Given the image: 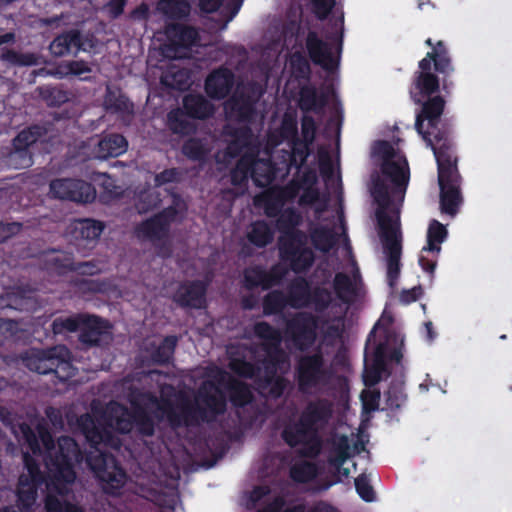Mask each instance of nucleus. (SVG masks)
<instances>
[{
	"mask_svg": "<svg viewBox=\"0 0 512 512\" xmlns=\"http://www.w3.org/2000/svg\"><path fill=\"white\" fill-rule=\"evenodd\" d=\"M333 416V403L327 398H316L307 402L297 419L283 424L280 436L290 448L301 446L302 457L315 459L323 449L321 431Z\"/></svg>",
	"mask_w": 512,
	"mask_h": 512,
	"instance_id": "1",
	"label": "nucleus"
},
{
	"mask_svg": "<svg viewBox=\"0 0 512 512\" xmlns=\"http://www.w3.org/2000/svg\"><path fill=\"white\" fill-rule=\"evenodd\" d=\"M373 154L382 159L380 170L383 177L373 178L371 193L376 203L385 209L392 203V196L404 198L410 177L409 166L406 158L395 159L396 151L386 140L374 144Z\"/></svg>",
	"mask_w": 512,
	"mask_h": 512,
	"instance_id": "2",
	"label": "nucleus"
},
{
	"mask_svg": "<svg viewBox=\"0 0 512 512\" xmlns=\"http://www.w3.org/2000/svg\"><path fill=\"white\" fill-rule=\"evenodd\" d=\"M425 44L431 48V51L427 52L426 56L419 61V70L414 74L413 86L416 93L412 95V98L416 103L439 92L440 78L432 72V63L435 72L442 78V86L445 91H448L450 87L448 78L454 72L452 58L444 41L439 40L434 43L431 38H427Z\"/></svg>",
	"mask_w": 512,
	"mask_h": 512,
	"instance_id": "3",
	"label": "nucleus"
},
{
	"mask_svg": "<svg viewBox=\"0 0 512 512\" xmlns=\"http://www.w3.org/2000/svg\"><path fill=\"white\" fill-rule=\"evenodd\" d=\"M38 440L48 451L47 468L56 486L72 484L76 479L74 464L83 459L78 443L70 436H61L58 439V449L52 454L55 448L54 438L45 424L39 423L36 426Z\"/></svg>",
	"mask_w": 512,
	"mask_h": 512,
	"instance_id": "4",
	"label": "nucleus"
},
{
	"mask_svg": "<svg viewBox=\"0 0 512 512\" xmlns=\"http://www.w3.org/2000/svg\"><path fill=\"white\" fill-rule=\"evenodd\" d=\"M438 169L441 212L455 216L463 202L462 177L458 170V157L446 139H438L434 148Z\"/></svg>",
	"mask_w": 512,
	"mask_h": 512,
	"instance_id": "5",
	"label": "nucleus"
},
{
	"mask_svg": "<svg viewBox=\"0 0 512 512\" xmlns=\"http://www.w3.org/2000/svg\"><path fill=\"white\" fill-rule=\"evenodd\" d=\"M140 396L146 399L149 404L155 405L157 411L160 412L158 419L165 418L168 424L173 429L183 427H196L201 423H206L202 415V406L196 400L193 402L184 391L175 393L177 399V408L174 402L165 396L157 398L153 393H141Z\"/></svg>",
	"mask_w": 512,
	"mask_h": 512,
	"instance_id": "6",
	"label": "nucleus"
},
{
	"mask_svg": "<svg viewBox=\"0 0 512 512\" xmlns=\"http://www.w3.org/2000/svg\"><path fill=\"white\" fill-rule=\"evenodd\" d=\"M71 352L65 345H56L47 349H31L22 356L24 365L38 374L54 373L62 382L75 375L71 361Z\"/></svg>",
	"mask_w": 512,
	"mask_h": 512,
	"instance_id": "7",
	"label": "nucleus"
},
{
	"mask_svg": "<svg viewBox=\"0 0 512 512\" xmlns=\"http://www.w3.org/2000/svg\"><path fill=\"white\" fill-rule=\"evenodd\" d=\"M427 100H422V109L416 115L415 129L432 148L436 147L438 139H446L451 149H455L453 139L451 137V129L447 124H442L441 115L445 108V100L440 95L426 97Z\"/></svg>",
	"mask_w": 512,
	"mask_h": 512,
	"instance_id": "8",
	"label": "nucleus"
},
{
	"mask_svg": "<svg viewBox=\"0 0 512 512\" xmlns=\"http://www.w3.org/2000/svg\"><path fill=\"white\" fill-rule=\"evenodd\" d=\"M332 377L333 371L326 365L325 357L320 349L301 355L297 359L295 378L298 390L302 394L321 390L331 382Z\"/></svg>",
	"mask_w": 512,
	"mask_h": 512,
	"instance_id": "9",
	"label": "nucleus"
},
{
	"mask_svg": "<svg viewBox=\"0 0 512 512\" xmlns=\"http://www.w3.org/2000/svg\"><path fill=\"white\" fill-rule=\"evenodd\" d=\"M86 462L105 494L111 496L121 494L128 476L113 454L97 450L87 455Z\"/></svg>",
	"mask_w": 512,
	"mask_h": 512,
	"instance_id": "10",
	"label": "nucleus"
},
{
	"mask_svg": "<svg viewBox=\"0 0 512 512\" xmlns=\"http://www.w3.org/2000/svg\"><path fill=\"white\" fill-rule=\"evenodd\" d=\"M227 379V372L218 369L214 380H205L198 388L196 400L202 406L206 423L213 422L227 411V396L221 389Z\"/></svg>",
	"mask_w": 512,
	"mask_h": 512,
	"instance_id": "11",
	"label": "nucleus"
},
{
	"mask_svg": "<svg viewBox=\"0 0 512 512\" xmlns=\"http://www.w3.org/2000/svg\"><path fill=\"white\" fill-rule=\"evenodd\" d=\"M380 236L386 254L387 281L390 287H394L401 271V238L397 229L393 226L392 218L385 212L377 213Z\"/></svg>",
	"mask_w": 512,
	"mask_h": 512,
	"instance_id": "12",
	"label": "nucleus"
},
{
	"mask_svg": "<svg viewBox=\"0 0 512 512\" xmlns=\"http://www.w3.org/2000/svg\"><path fill=\"white\" fill-rule=\"evenodd\" d=\"M318 317L310 312H297L285 323V336L293 346L308 351L317 340Z\"/></svg>",
	"mask_w": 512,
	"mask_h": 512,
	"instance_id": "13",
	"label": "nucleus"
},
{
	"mask_svg": "<svg viewBox=\"0 0 512 512\" xmlns=\"http://www.w3.org/2000/svg\"><path fill=\"white\" fill-rule=\"evenodd\" d=\"M47 133L44 126L32 125L20 131L13 139V149L8 155V164L15 169L27 168L32 165L30 146L41 140Z\"/></svg>",
	"mask_w": 512,
	"mask_h": 512,
	"instance_id": "14",
	"label": "nucleus"
},
{
	"mask_svg": "<svg viewBox=\"0 0 512 512\" xmlns=\"http://www.w3.org/2000/svg\"><path fill=\"white\" fill-rule=\"evenodd\" d=\"M52 198L77 203H92L96 198V190L91 183L81 179L57 178L49 184Z\"/></svg>",
	"mask_w": 512,
	"mask_h": 512,
	"instance_id": "15",
	"label": "nucleus"
},
{
	"mask_svg": "<svg viewBox=\"0 0 512 512\" xmlns=\"http://www.w3.org/2000/svg\"><path fill=\"white\" fill-rule=\"evenodd\" d=\"M208 283L203 280H186L179 284L172 301L183 309H202L206 306Z\"/></svg>",
	"mask_w": 512,
	"mask_h": 512,
	"instance_id": "16",
	"label": "nucleus"
},
{
	"mask_svg": "<svg viewBox=\"0 0 512 512\" xmlns=\"http://www.w3.org/2000/svg\"><path fill=\"white\" fill-rule=\"evenodd\" d=\"M104 228L105 226L101 221L90 218L77 219L71 224L70 234L78 250L91 249Z\"/></svg>",
	"mask_w": 512,
	"mask_h": 512,
	"instance_id": "17",
	"label": "nucleus"
},
{
	"mask_svg": "<svg viewBox=\"0 0 512 512\" xmlns=\"http://www.w3.org/2000/svg\"><path fill=\"white\" fill-rule=\"evenodd\" d=\"M305 44L309 58L315 65H319L327 72H334L338 68L339 60L333 55L331 46L315 31L308 32Z\"/></svg>",
	"mask_w": 512,
	"mask_h": 512,
	"instance_id": "18",
	"label": "nucleus"
},
{
	"mask_svg": "<svg viewBox=\"0 0 512 512\" xmlns=\"http://www.w3.org/2000/svg\"><path fill=\"white\" fill-rule=\"evenodd\" d=\"M109 322L97 315L85 314L80 327L79 341L87 346H100L110 338Z\"/></svg>",
	"mask_w": 512,
	"mask_h": 512,
	"instance_id": "19",
	"label": "nucleus"
},
{
	"mask_svg": "<svg viewBox=\"0 0 512 512\" xmlns=\"http://www.w3.org/2000/svg\"><path fill=\"white\" fill-rule=\"evenodd\" d=\"M135 230L139 238L148 240L155 248L159 249L160 255L163 257L170 255V247L164 244V242L169 238L170 230L154 216L143 220L136 226Z\"/></svg>",
	"mask_w": 512,
	"mask_h": 512,
	"instance_id": "20",
	"label": "nucleus"
},
{
	"mask_svg": "<svg viewBox=\"0 0 512 512\" xmlns=\"http://www.w3.org/2000/svg\"><path fill=\"white\" fill-rule=\"evenodd\" d=\"M234 83V73L226 67H219L207 76L204 88L211 99L222 100L231 93Z\"/></svg>",
	"mask_w": 512,
	"mask_h": 512,
	"instance_id": "21",
	"label": "nucleus"
},
{
	"mask_svg": "<svg viewBox=\"0 0 512 512\" xmlns=\"http://www.w3.org/2000/svg\"><path fill=\"white\" fill-rule=\"evenodd\" d=\"M82 33L71 29L56 36L49 45L50 53L55 57L65 56L72 51H86L85 44L81 42Z\"/></svg>",
	"mask_w": 512,
	"mask_h": 512,
	"instance_id": "22",
	"label": "nucleus"
},
{
	"mask_svg": "<svg viewBox=\"0 0 512 512\" xmlns=\"http://www.w3.org/2000/svg\"><path fill=\"white\" fill-rule=\"evenodd\" d=\"M141 393L142 392H139L137 396L130 400L133 429L135 428L142 436L151 437L155 433V422L146 407L140 403V401L148 402L140 396Z\"/></svg>",
	"mask_w": 512,
	"mask_h": 512,
	"instance_id": "23",
	"label": "nucleus"
},
{
	"mask_svg": "<svg viewBox=\"0 0 512 512\" xmlns=\"http://www.w3.org/2000/svg\"><path fill=\"white\" fill-rule=\"evenodd\" d=\"M128 149L127 139L118 133L104 135L94 148V154L99 159L115 158L124 154Z\"/></svg>",
	"mask_w": 512,
	"mask_h": 512,
	"instance_id": "24",
	"label": "nucleus"
},
{
	"mask_svg": "<svg viewBox=\"0 0 512 512\" xmlns=\"http://www.w3.org/2000/svg\"><path fill=\"white\" fill-rule=\"evenodd\" d=\"M165 33L170 44L176 48H191L199 39L196 28L181 23L168 24Z\"/></svg>",
	"mask_w": 512,
	"mask_h": 512,
	"instance_id": "25",
	"label": "nucleus"
},
{
	"mask_svg": "<svg viewBox=\"0 0 512 512\" xmlns=\"http://www.w3.org/2000/svg\"><path fill=\"white\" fill-rule=\"evenodd\" d=\"M182 110L192 119L204 120L213 116L214 105L201 94H187L182 100Z\"/></svg>",
	"mask_w": 512,
	"mask_h": 512,
	"instance_id": "26",
	"label": "nucleus"
},
{
	"mask_svg": "<svg viewBox=\"0 0 512 512\" xmlns=\"http://www.w3.org/2000/svg\"><path fill=\"white\" fill-rule=\"evenodd\" d=\"M282 259L290 264L295 273L307 272L315 262V254L309 247L292 248L288 246L287 251L280 252Z\"/></svg>",
	"mask_w": 512,
	"mask_h": 512,
	"instance_id": "27",
	"label": "nucleus"
},
{
	"mask_svg": "<svg viewBox=\"0 0 512 512\" xmlns=\"http://www.w3.org/2000/svg\"><path fill=\"white\" fill-rule=\"evenodd\" d=\"M266 356L262 360L264 375L270 377L278 371H286L289 367V358L281 345H263Z\"/></svg>",
	"mask_w": 512,
	"mask_h": 512,
	"instance_id": "28",
	"label": "nucleus"
},
{
	"mask_svg": "<svg viewBox=\"0 0 512 512\" xmlns=\"http://www.w3.org/2000/svg\"><path fill=\"white\" fill-rule=\"evenodd\" d=\"M229 392V401L235 408H244L254 401L250 386L243 381L236 380L227 374L223 385Z\"/></svg>",
	"mask_w": 512,
	"mask_h": 512,
	"instance_id": "29",
	"label": "nucleus"
},
{
	"mask_svg": "<svg viewBox=\"0 0 512 512\" xmlns=\"http://www.w3.org/2000/svg\"><path fill=\"white\" fill-rule=\"evenodd\" d=\"M311 290L310 283L306 278L297 277L293 279L287 288L286 297L289 307L294 309L307 308Z\"/></svg>",
	"mask_w": 512,
	"mask_h": 512,
	"instance_id": "30",
	"label": "nucleus"
},
{
	"mask_svg": "<svg viewBox=\"0 0 512 512\" xmlns=\"http://www.w3.org/2000/svg\"><path fill=\"white\" fill-rule=\"evenodd\" d=\"M132 407L113 403L108 409V423L121 434H128L133 430Z\"/></svg>",
	"mask_w": 512,
	"mask_h": 512,
	"instance_id": "31",
	"label": "nucleus"
},
{
	"mask_svg": "<svg viewBox=\"0 0 512 512\" xmlns=\"http://www.w3.org/2000/svg\"><path fill=\"white\" fill-rule=\"evenodd\" d=\"M259 96L241 92L232 98V111L240 122H251L256 115V103Z\"/></svg>",
	"mask_w": 512,
	"mask_h": 512,
	"instance_id": "32",
	"label": "nucleus"
},
{
	"mask_svg": "<svg viewBox=\"0 0 512 512\" xmlns=\"http://www.w3.org/2000/svg\"><path fill=\"white\" fill-rule=\"evenodd\" d=\"M228 135L231 140L227 145V154L233 158L238 157L244 149L249 148L254 139L253 131L247 125L231 129Z\"/></svg>",
	"mask_w": 512,
	"mask_h": 512,
	"instance_id": "33",
	"label": "nucleus"
},
{
	"mask_svg": "<svg viewBox=\"0 0 512 512\" xmlns=\"http://www.w3.org/2000/svg\"><path fill=\"white\" fill-rule=\"evenodd\" d=\"M309 238L313 247L323 253L329 252L336 244V234L327 226H315L309 229Z\"/></svg>",
	"mask_w": 512,
	"mask_h": 512,
	"instance_id": "34",
	"label": "nucleus"
},
{
	"mask_svg": "<svg viewBox=\"0 0 512 512\" xmlns=\"http://www.w3.org/2000/svg\"><path fill=\"white\" fill-rule=\"evenodd\" d=\"M273 238L274 232L264 220L254 221L247 232L248 241L258 248L266 247L273 241Z\"/></svg>",
	"mask_w": 512,
	"mask_h": 512,
	"instance_id": "35",
	"label": "nucleus"
},
{
	"mask_svg": "<svg viewBox=\"0 0 512 512\" xmlns=\"http://www.w3.org/2000/svg\"><path fill=\"white\" fill-rule=\"evenodd\" d=\"M158 11L171 20H182L189 16L191 6L187 0H159Z\"/></svg>",
	"mask_w": 512,
	"mask_h": 512,
	"instance_id": "36",
	"label": "nucleus"
},
{
	"mask_svg": "<svg viewBox=\"0 0 512 512\" xmlns=\"http://www.w3.org/2000/svg\"><path fill=\"white\" fill-rule=\"evenodd\" d=\"M181 152L191 161L205 162L210 153V148L205 139L191 137L184 141Z\"/></svg>",
	"mask_w": 512,
	"mask_h": 512,
	"instance_id": "37",
	"label": "nucleus"
},
{
	"mask_svg": "<svg viewBox=\"0 0 512 512\" xmlns=\"http://www.w3.org/2000/svg\"><path fill=\"white\" fill-rule=\"evenodd\" d=\"M287 306H289V302L282 290H272L268 292L262 299L264 316L281 314Z\"/></svg>",
	"mask_w": 512,
	"mask_h": 512,
	"instance_id": "38",
	"label": "nucleus"
},
{
	"mask_svg": "<svg viewBox=\"0 0 512 512\" xmlns=\"http://www.w3.org/2000/svg\"><path fill=\"white\" fill-rule=\"evenodd\" d=\"M318 474V466L310 461L296 462L289 469V477L293 482L299 484H306L313 481Z\"/></svg>",
	"mask_w": 512,
	"mask_h": 512,
	"instance_id": "39",
	"label": "nucleus"
},
{
	"mask_svg": "<svg viewBox=\"0 0 512 512\" xmlns=\"http://www.w3.org/2000/svg\"><path fill=\"white\" fill-rule=\"evenodd\" d=\"M327 99L325 95H319L317 90L312 86H304L300 90L299 106L302 111H318L326 105Z\"/></svg>",
	"mask_w": 512,
	"mask_h": 512,
	"instance_id": "40",
	"label": "nucleus"
},
{
	"mask_svg": "<svg viewBox=\"0 0 512 512\" xmlns=\"http://www.w3.org/2000/svg\"><path fill=\"white\" fill-rule=\"evenodd\" d=\"M447 234V229L442 223L432 220L427 231V246L423 247L422 252L439 253L440 244L445 241Z\"/></svg>",
	"mask_w": 512,
	"mask_h": 512,
	"instance_id": "41",
	"label": "nucleus"
},
{
	"mask_svg": "<svg viewBox=\"0 0 512 512\" xmlns=\"http://www.w3.org/2000/svg\"><path fill=\"white\" fill-rule=\"evenodd\" d=\"M107 111L121 116H130L133 114V103L125 95L108 91L104 100Z\"/></svg>",
	"mask_w": 512,
	"mask_h": 512,
	"instance_id": "42",
	"label": "nucleus"
},
{
	"mask_svg": "<svg viewBox=\"0 0 512 512\" xmlns=\"http://www.w3.org/2000/svg\"><path fill=\"white\" fill-rule=\"evenodd\" d=\"M243 286L247 290H254L261 287L262 290L271 289V284L267 283L266 269L260 265L246 268L243 273Z\"/></svg>",
	"mask_w": 512,
	"mask_h": 512,
	"instance_id": "43",
	"label": "nucleus"
},
{
	"mask_svg": "<svg viewBox=\"0 0 512 512\" xmlns=\"http://www.w3.org/2000/svg\"><path fill=\"white\" fill-rule=\"evenodd\" d=\"M350 457V444L348 437L339 436L334 442L330 455L328 456V464L333 468H340Z\"/></svg>",
	"mask_w": 512,
	"mask_h": 512,
	"instance_id": "44",
	"label": "nucleus"
},
{
	"mask_svg": "<svg viewBox=\"0 0 512 512\" xmlns=\"http://www.w3.org/2000/svg\"><path fill=\"white\" fill-rule=\"evenodd\" d=\"M37 92L49 107H60L69 101V93L57 86L42 85L37 88Z\"/></svg>",
	"mask_w": 512,
	"mask_h": 512,
	"instance_id": "45",
	"label": "nucleus"
},
{
	"mask_svg": "<svg viewBox=\"0 0 512 512\" xmlns=\"http://www.w3.org/2000/svg\"><path fill=\"white\" fill-rule=\"evenodd\" d=\"M0 59L12 66L29 67L38 64V55L35 53L27 52L21 53L13 49H2Z\"/></svg>",
	"mask_w": 512,
	"mask_h": 512,
	"instance_id": "46",
	"label": "nucleus"
},
{
	"mask_svg": "<svg viewBox=\"0 0 512 512\" xmlns=\"http://www.w3.org/2000/svg\"><path fill=\"white\" fill-rule=\"evenodd\" d=\"M302 215L294 207L283 209L282 213L276 219V228L283 235L299 227L302 223Z\"/></svg>",
	"mask_w": 512,
	"mask_h": 512,
	"instance_id": "47",
	"label": "nucleus"
},
{
	"mask_svg": "<svg viewBox=\"0 0 512 512\" xmlns=\"http://www.w3.org/2000/svg\"><path fill=\"white\" fill-rule=\"evenodd\" d=\"M24 467L27 470V474H22L19 477L20 485H26L28 482H34L36 484H43L44 476L41 472L38 461L31 456L28 452L23 454Z\"/></svg>",
	"mask_w": 512,
	"mask_h": 512,
	"instance_id": "48",
	"label": "nucleus"
},
{
	"mask_svg": "<svg viewBox=\"0 0 512 512\" xmlns=\"http://www.w3.org/2000/svg\"><path fill=\"white\" fill-rule=\"evenodd\" d=\"M333 289L339 300L347 303L355 295V287L349 275L343 272L335 274Z\"/></svg>",
	"mask_w": 512,
	"mask_h": 512,
	"instance_id": "49",
	"label": "nucleus"
},
{
	"mask_svg": "<svg viewBox=\"0 0 512 512\" xmlns=\"http://www.w3.org/2000/svg\"><path fill=\"white\" fill-rule=\"evenodd\" d=\"M176 345V336H166L159 346L152 352V361L158 365L168 364L173 357Z\"/></svg>",
	"mask_w": 512,
	"mask_h": 512,
	"instance_id": "50",
	"label": "nucleus"
},
{
	"mask_svg": "<svg viewBox=\"0 0 512 512\" xmlns=\"http://www.w3.org/2000/svg\"><path fill=\"white\" fill-rule=\"evenodd\" d=\"M184 114L182 109L172 110L168 113V127L174 134L188 135L195 130V126L184 118Z\"/></svg>",
	"mask_w": 512,
	"mask_h": 512,
	"instance_id": "51",
	"label": "nucleus"
},
{
	"mask_svg": "<svg viewBox=\"0 0 512 512\" xmlns=\"http://www.w3.org/2000/svg\"><path fill=\"white\" fill-rule=\"evenodd\" d=\"M85 314L79 313L68 317H57L51 323V330L55 335L64 332L80 331Z\"/></svg>",
	"mask_w": 512,
	"mask_h": 512,
	"instance_id": "52",
	"label": "nucleus"
},
{
	"mask_svg": "<svg viewBox=\"0 0 512 512\" xmlns=\"http://www.w3.org/2000/svg\"><path fill=\"white\" fill-rule=\"evenodd\" d=\"M333 302L332 292L321 286L312 288L308 300V307L312 306L316 312L322 313L326 311Z\"/></svg>",
	"mask_w": 512,
	"mask_h": 512,
	"instance_id": "53",
	"label": "nucleus"
},
{
	"mask_svg": "<svg viewBox=\"0 0 512 512\" xmlns=\"http://www.w3.org/2000/svg\"><path fill=\"white\" fill-rule=\"evenodd\" d=\"M185 208V204L183 203L180 195L173 194L172 204L162 209L160 212L154 214L153 216L170 230L171 224L176 221L180 209Z\"/></svg>",
	"mask_w": 512,
	"mask_h": 512,
	"instance_id": "54",
	"label": "nucleus"
},
{
	"mask_svg": "<svg viewBox=\"0 0 512 512\" xmlns=\"http://www.w3.org/2000/svg\"><path fill=\"white\" fill-rule=\"evenodd\" d=\"M386 403L391 409L401 408L406 400L405 385L403 381L393 380L385 393Z\"/></svg>",
	"mask_w": 512,
	"mask_h": 512,
	"instance_id": "55",
	"label": "nucleus"
},
{
	"mask_svg": "<svg viewBox=\"0 0 512 512\" xmlns=\"http://www.w3.org/2000/svg\"><path fill=\"white\" fill-rule=\"evenodd\" d=\"M288 383V380L283 376H279L277 374L271 377L269 375H264L261 382V388L268 389V395L270 398L279 399L283 396Z\"/></svg>",
	"mask_w": 512,
	"mask_h": 512,
	"instance_id": "56",
	"label": "nucleus"
},
{
	"mask_svg": "<svg viewBox=\"0 0 512 512\" xmlns=\"http://www.w3.org/2000/svg\"><path fill=\"white\" fill-rule=\"evenodd\" d=\"M253 330L256 337L266 341L264 345H281V333L270 323L266 321L257 322Z\"/></svg>",
	"mask_w": 512,
	"mask_h": 512,
	"instance_id": "57",
	"label": "nucleus"
},
{
	"mask_svg": "<svg viewBox=\"0 0 512 512\" xmlns=\"http://www.w3.org/2000/svg\"><path fill=\"white\" fill-rule=\"evenodd\" d=\"M291 143V154H290V166L300 169L307 161L308 156L311 153V145L303 142L301 139L298 141H292Z\"/></svg>",
	"mask_w": 512,
	"mask_h": 512,
	"instance_id": "58",
	"label": "nucleus"
},
{
	"mask_svg": "<svg viewBox=\"0 0 512 512\" xmlns=\"http://www.w3.org/2000/svg\"><path fill=\"white\" fill-rule=\"evenodd\" d=\"M307 241V234L297 227L280 237V252L287 251L288 246L292 248L307 247Z\"/></svg>",
	"mask_w": 512,
	"mask_h": 512,
	"instance_id": "59",
	"label": "nucleus"
},
{
	"mask_svg": "<svg viewBox=\"0 0 512 512\" xmlns=\"http://www.w3.org/2000/svg\"><path fill=\"white\" fill-rule=\"evenodd\" d=\"M230 370L245 379L254 378L260 371V368L244 358H232L229 362Z\"/></svg>",
	"mask_w": 512,
	"mask_h": 512,
	"instance_id": "60",
	"label": "nucleus"
},
{
	"mask_svg": "<svg viewBox=\"0 0 512 512\" xmlns=\"http://www.w3.org/2000/svg\"><path fill=\"white\" fill-rule=\"evenodd\" d=\"M74 262L71 254L56 255L47 261V268L59 276H64L75 270Z\"/></svg>",
	"mask_w": 512,
	"mask_h": 512,
	"instance_id": "61",
	"label": "nucleus"
},
{
	"mask_svg": "<svg viewBox=\"0 0 512 512\" xmlns=\"http://www.w3.org/2000/svg\"><path fill=\"white\" fill-rule=\"evenodd\" d=\"M32 290L17 288L16 291L7 294L6 306L16 310H26L31 305Z\"/></svg>",
	"mask_w": 512,
	"mask_h": 512,
	"instance_id": "62",
	"label": "nucleus"
},
{
	"mask_svg": "<svg viewBox=\"0 0 512 512\" xmlns=\"http://www.w3.org/2000/svg\"><path fill=\"white\" fill-rule=\"evenodd\" d=\"M41 484L28 482L26 485H20L18 482L17 502L24 509H29L35 502L37 489Z\"/></svg>",
	"mask_w": 512,
	"mask_h": 512,
	"instance_id": "63",
	"label": "nucleus"
},
{
	"mask_svg": "<svg viewBox=\"0 0 512 512\" xmlns=\"http://www.w3.org/2000/svg\"><path fill=\"white\" fill-rule=\"evenodd\" d=\"M355 489L360 498L366 502H372L375 499V492L370 484L368 476L364 473L355 478Z\"/></svg>",
	"mask_w": 512,
	"mask_h": 512,
	"instance_id": "64",
	"label": "nucleus"
}]
</instances>
